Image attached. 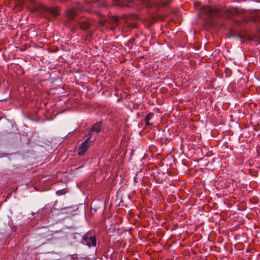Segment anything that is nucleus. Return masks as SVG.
<instances>
[{"label": "nucleus", "instance_id": "obj_1", "mask_svg": "<svg viewBox=\"0 0 260 260\" xmlns=\"http://www.w3.org/2000/svg\"><path fill=\"white\" fill-rule=\"evenodd\" d=\"M116 3V5L121 7H133L136 5L137 9H140L143 6L150 8L153 5L158 6L161 4L163 6L168 5L172 0H113Z\"/></svg>", "mask_w": 260, "mask_h": 260}, {"label": "nucleus", "instance_id": "obj_2", "mask_svg": "<svg viewBox=\"0 0 260 260\" xmlns=\"http://www.w3.org/2000/svg\"><path fill=\"white\" fill-rule=\"evenodd\" d=\"M202 12L205 13L210 19L218 17L221 14L220 10L210 6H205L202 8Z\"/></svg>", "mask_w": 260, "mask_h": 260}, {"label": "nucleus", "instance_id": "obj_3", "mask_svg": "<svg viewBox=\"0 0 260 260\" xmlns=\"http://www.w3.org/2000/svg\"><path fill=\"white\" fill-rule=\"evenodd\" d=\"M80 243L88 247H95L96 240L94 236H91L89 233L84 234L82 236Z\"/></svg>", "mask_w": 260, "mask_h": 260}, {"label": "nucleus", "instance_id": "obj_4", "mask_svg": "<svg viewBox=\"0 0 260 260\" xmlns=\"http://www.w3.org/2000/svg\"><path fill=\"white\" fill-rule=\"evenodd\" d=\"M91 142L90 138H88L80 144L78 152L79 155H83L86 152L90 147Z\"/></svg>", "mask_w": 260, "mask_h": 260}, {"label": "nucleus", "instance_id": "obj_5", "mask_svg": "<svg viewBox=\"0 0 260 260\" xmlns=\"http://www.w3.org/2000/svg\"><path fill=\"white\" fill-rule=\"evenodd\" d=\"M43 10L46 12L50 13L53 17H56L59 15V8L57 7H44Z\"/></svg>", "mask_w": 260, "mask_h": 260}, {"label": "nucleus", "instance_id": "obj_6", "mask_svg": "<svg viewBox=\"0 0 260 260\" xmlns=\"http://www.w3.org/2000/svg\"><path fill=\"white\" fill-rule=\"evenodd\" d=\"M93 21L91 19H87L82 22H78L81 29L83 30H86L90 26L93 24Z\"/></svg>", "mask_w": 260, "mask_h": 260}, {"label": "nucleus", "instance_id": "obj_7", "mask_svg": "<svg viewBox=\"0 0 260 260\" xmlns=\"http://www.w3.org/2000/svg\"><path fill=\"white\" fill-rule=\"evenodd\" d=\"M77 9H69L67 11V14L70 21L73 20L76 15Z\"/></svg>", "mask_w": 260, "mask_h": 260}, {"label": "nucleus", "instance_id": "obj_8", "mask_svg": "<svg viewBox=\"0 0 260 260\" xmlns=\"http://www.w3.org/2000/svg\"><path fill=\"white\" fill-rule=\"evenodd\" d=\"M101 124L102 122L99 121L98 122L95 123L92 126L90 129L91 132H96V133H98L101 132Z\"/></svg>", "mask_w": 260, "mask_h": 260}, {"label": "nucleus", "instance_id": "obj_9", "mask_svg": "<svg viewBox=\"0 0 260 260\" xmlns=\"http://www.w3.org/2000/svg\"><path fill=\"white\" fill-rule=\"evenodd\" d=\"M153 114L152 113H148L145 117L144 120L146 125H151L152 124L149 123V121L152 117Z\"/></svg>", "mask_w": 260, "mask_h": 260}, {"label": "nucleus", "instance_id": "obj_10", "mask_svg": "<svg viewBox=\"0 0 260 260\" xmlns=\"http://www.w3.org/2000/svg\"><path fill=\"white\" fill-rule=\"evenodd\" d=\"M235 14V11L232 9H227L224 12V15L225 17H230Z\"/></svg>", "mask_w": 260, "mask_h": 260}, {"label": "nucleus", "instance_id": "obj_11", "mask_svg": "<svg viewBox=\"0 0 260 260\" xmlns=\"http://www.w3.org/2000/svg\"><path fill=\"white\" fill-rule=\"evenodd\" d=\"M118 21V18L117 16L113 17L110 20V23H113L114 25H117Z\"/></svg>", "mask_w": 260, "mask_h": 260}, {"label": "nucleus", "instance_id": "obj_12", "mask_svg": "<svg viewBox=\"0 0 260 260\" xmlns=\"http://www.w3.org/2000/svg\"><path fill=\"white\" fill-rule=\"evenodd\" d=\"M97 0H94V1H85V3L87 4H91L92 3H94V2H96Z\"/></svg>", "mask_w": 260, "mask_h": 260}, {"label": "nucleus", "instance_id": "obj_13", "mask_svg": "<svg viewBox=\"0 0 260 260\" xmlns=\"http://www.w3.org/2000/svg\"><path fill=\"white\" fill-rule=\"evenodd\" d=\"M100 23L102 24V25H104L105 23V21L103 20H101L100 21Z\"/></svg>", "mask_w": 260, "mask_h": 260}, {"label": "nucleus", "instance_id": "obj_14", "mask_svg": "<svg viewBox=\"0 0 260 260\" xmlns=\"http://www.w3.org/2000/svg\"><path fill=\"white\" fill-rule=\"evenodd\" d=\"M249 21H253V22H255V20H254V19L253 18V16H252L251 18H250Z\"/></svg>", "mask_w": 260, "mask_h": 260}, {"label": "nucleus", "instance_id": "obj_15", "mask_svg": "<svg viewBox=\"0 0 260 260\" xmlns=\"http://www.w3.org/2000/svg\"><path fill=\"white\" fill-rule=\"evenodd\" d=\"M71 208V207H64L63 208L61 209V210H63V209H69V208Z\"/></svg>", "mask_w": 260, "mask_h": 260}, {"label": "nucleus", "instance_id": "obj_16", "mask_svg": "<svg viewBox=\"0 0 260 260\" xmlns=\"http://www.w3.org/2000/svg\"><path fill=\"white\" fill-rule=\"evenodd\" d=\"M103 6H105V7H106V6H107V4H106V3H104L103 4Z\"/></svg>", "mask_w": 260, "mask_h": 260}, {"label": "nucleus", "instance_id": "obj_17", "mask_svg": "<svg viewBox=\"0 0 260 260\" xmlns=\"http://www.w3.org/2000/svg\"><path fill=\"white\" fill-rule=\"evenodd\" d=\"M59 191H57L56 192V194H58V195H60V193H59Z\"/></svg>", "mask_w": 260, "mask_h": 260}, {"label": "nucleus", "instance_id": "obj_18", "mask_svg": "<svg viewBox=\"0 0 260 260\" xmlns=\"http://www.w3.org/2000/svg\"><path fill=\"white\" fill-rule=\"evenodd\" d=\"M248 21V20H245V19L244 20V21H245V22H247Z\"/></svg>", "mask_w": 260, "mask_h": 260}, {"label": "nucleus", "instance_id": "obj_19", "mask_svg": "<svg viewBox=\"0 0 260 260\" xmlns=\"http://www.w3.org/2000/svg\"><path fill=\"white\" fill-rule=\"evenodd\" d=\"M31 2L33 3L34 2V0H29Z\"/></svg>", "mask_w": 260, "mask_h": 260}]
</instances>
